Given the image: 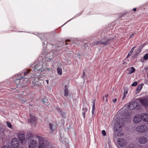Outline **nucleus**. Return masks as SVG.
Masks as SVG:
<instances>
[{
    "label": "nucleus",
    "mask_w": 148,
    "mask_h": 148,
    "mask_svg": "<svg viewBox=\"0 0 148 148\" xmlns=\"http://www.w3.org/2000/svg\"><path fill=\"white\" fill-rule=\"evenodd\" d=\"M109 147H110V144H109Z\"/></svg>",
    "instance_id": "47"
},
{
    "label": "nucleus",
    "mask_w": 148,
    "mask_h": 148,
    "mask_svg": "<svg viewBox=\"0 0 148 148\" xmlns=\"http://www.w3.org/2000/svg\"><path fill=\"white\" fill-rule=\"evenodd\" d=\"M39 141L38 148H49L51 147V143L45 138L41 136H37Z\"/></svg>",
    "instance_id": "5"
},
{
    "label": "nucleus",
    "mask_w": 148,
    "mask_h": 148,
    "mask_svg": "<svg viewBox=\"0 0 148 148\" xmlns=\"http://www.w3.org/2000/svg\"><path fill=\"white\" fill-rule=\"evenodd\" d=\"M30 122L32 123V126L34 127H36V123L35 122L36 121V118L34 116L31 114H30Z\"/></svg>",
    "instance_id": "13"
},
{
    "label": "nucleus",
    "mask_w": 148,
    "mask_h": 148,
    "mask_svg": "<svg viewBox=\"0 0 148 148\" xmlns=\"http://www.w3.org/2000/svg\"><path fill=\"white\" fill-rule=\"evenodd\" d=\"M138 105V103L136 101L132 102L130 103L128 105L127 107H124L122 110L124 112L123 115L124 118H128L131 113V110L136 108Z\"/></svg>",
    "instance_id": "2"
},
{
    "label": "nucleus",
    "mask_w": 148,
    "mask_h": 148,
    "mask_svg": "<svg viewBox=\"0 0 148 148\" xmlns=\"http://www.w3.org/2000/svg\"><path fill=\"white\" fill-rule=\"evenodd\" d=\"M143 58L145 60H147L148 59V54H146L144 56Z\"/></svg>",
    "instance_id": "29"
},
{
    "label": "nucleus",
    "mask_w": 148,
    "mask_h": 148,
    "mask_svg": "<svg viewBox=\"0 0 148 148\" xmlns=\"http://www.w3.org/2000/svg\"><path fill=\"white\" fill-rule=\"evenodd\" d=\"M133 34H132L131 35V36H130V38L131 37H132L133 36Z\"/></svg>",
    "instance_id": "43"
},
{
    "label": "nucleus",
    "mask_w": 148,
    "mask_h": 148,
    "mask_svg": "<svg viewBox=\"0 0 148 148\" xmlns=\"http://www.w3.org/2000/svg\"><path fill=\"white\" fill-rule=\"evenodd\" d=\"M11 145L13 148H18L19 146V141L16 138H12L11 141Z\"/></svg>",
    "instance_id": "10"
},
{
    "label": "nucleus",
    "mask_w": 148,
    "mask_h": 148,
    "mask_svg": "<svg viewBox=\"0 0 148 148\" xmlns=\"http://www.w3.org/2000/svg\"><path fill=\"white\" fill-rule=\"evenodd\" d=\"M145 69H147V68H146V69H145Z\"/></svg>",
    "instance_id": "50"
},
{
    "label": "nucleus",
    "mask_w": 148,
    "mask_h": 148,
    "mask_svg": "<svg viewBox=\"0 0 148 148\" xmlns=\"http://www.w3.org/2000/svg\"><path fill=\"white\" fill-rule=\"evenodd\" d=\"M106 101H107V99H106Z\"/></svg>",
    "instance_id": "48"
},
{
    "label": "nucleus",
    "mask_w": 148,
    "mask_h": 148,
    "mask_svg": "<svg viewBox=\"0 0 148 148\" xmlns=\"http://www.w3.org/2000/svg\"><path fill=\"white\" fill-rule=\"evenodd\" d=\"M135 70V69L133 67H131L127 69V71L129 73H132Z\"/></svg>",
    "instance_id": "21"
},
{
    "label": "nucleus",
    "mask_w": 148,
    "mask_h": 148,
    "mask_svg": "<svg viewBox=\"0 0 148 148\" xmlns=\"http://www.w3.org/2000/svg\"><path fill=\"white\" fill-rule=\"evenodd\" d=\"M38 36L39 37V38H40L41 37L40 36H39V35H38Z\"/></svg>",
    "instance_id": "46"
},
{
    "label": "nucleus",
    "mask_w": 148,
    "mask_h": 148,
    "mask_svg": "<svg viewBox=\"0 0 148 148\" xmlns=\"http://www.w3.org/2000/svg\"><path fill=\"white\" fill-rule=\"evenodd\" d=\"M64 134H61L60 136L59 140L60 141L63 143H67L68 141V139L66 138H64Z\"/></svg>",
    "instance_id": "16"
},
{
    "label": "nucleus",
    "mask_w": 148,
    "mask_h": 148,
    "mask_svg": "<svg viewBox=\"0 0 148 148\" xmlns=\"http://www.w3.org/2000/svg\"><path fill=\"white\" fill-rule=\"evenodd\" d=\"M127 91H124V97H123V99L125 97V96L127 95Z\"/></svg>",
    "instance_id": "32"
},
{
    "label": "nucleus",
    "mask_w": 148,
    "mask_h": 148,
    "mask_svg": "<svg viewBox=\"0 0 148 148\" xmlns=\"http://www.w3.org/2000/svg\"><path fill=\"white\" fill-rule=\"evenodd\" d=\"M125 148H136V147L134 143H131L129 145Z\"/></svg>",
    "instance_id": "23"
},
{
    "label": "nucleus",
    "mask_w": 148,
    "mask_h": 148,
    "mask_svg": "<svg viewBox=\"0 0 148 148\" xmlns=\"http://www.w3.org/2000/svg\"><path fill=\"white\" fill-rule=\"evenodd\" d=\"M142 118L141 115H136L133 118V121L134 123H139L141 121Z\"/></svg>",
    "instance_id": "14"
},
{
    "label": "nucleus",
    "mask_w": 148,
    "mask_h": 148,
    "mask_svg": "<svg viewBox=\"0 0 148 148\" xmlns=\"http://www.w3.org/2000/svg\"><path fill=\"white\" fill-rule=\"evenodd\" d=\"M1 148H12L10 146L8 145H6L2 146Z\"/></svg>",
    "instance_id": "28"
},
{
    "label": "nucleus",
    "mask_w": 148,
    "mask_h": 148,
    "mask_svg": "<svg viewBox=\"0 0 148 148\" xmlns=\"http://www.w3.org/2000/svg\"><path fill=\"white\" fill-rule=\"evenodd\" d=\"M95 102H93V103L92 107V114H94V113L95 111Z\"/></svg>",
    "instance_id": "26"
},
{
    "label": "nucleus",
    "mask_w": 148,
    "mask_h": 148,
    "mask_svg": "<svg viewBox=\"0 0 148 148\" xmlns=\"http://www.w3.org/2000/svg\"><path fill=\"white\" fill-rule=\"evenodd\" d=\"M148 130L147 127L145 125H141L137 126L136 128L135 131L139 133L146 132Z\"/></svg>",
    "instance_id": "7"
},
{
    "label": "nucleus",
    "mask_w": 148,
    "mask_h": 148,
    "mask_svg": "<svg viewBox=\"0 0 148 148\" xmlns=\"http://www.w3.org/2000/svg\"><path fill=\"white\" fill-rule=\"evenodd\" d=\"M113 122L115 133L119 136H122L123 133L122 131L121 127L124 125V120L122 118H117L116 116L114 117Z\"/></svg>",
    "instance_id": "1"
},
{
    "label": "nucleus",
    "mask_w": 148,
    "mask_h": 148,
    "mask_svg": "<svg viewBox=\"0 0 148 148\" xmlns=\"http://www.w3.org/2000/svg\"><path fill=\"white\" fill-rule=\"evenodd\" d=\"M57 73L58 74L60 75L62 74V69L60 66H58L57 68Z\"/></svg>",
    "instance_id": "18"
},
{
    "label": "nucleus",
    "mask_w": 148,
    "mask_h": 148,
    "mask_svg": "<svg viewBox=\"0 0 148 148\" xmlns=\"http://www.w3.org/2000/svg\"><path fill=\"white\" fill-rule=\"evenodd\" d=\"M117 100V99H116V98H114V99H113L112 100V101L114 102V103H115L116 101Z\"/></svg>",
    "instance_id": "36"
},
{
    "label": "nucleus",
    "mask_w": 148,
    "mask_h": 148,
    "mask_svg": "<svg viewBox=\"0 0 148 148\" xmlns=\"http://www.w3.org/2000/svg\"><path fill=\"white\" fill-rule=\"evenodd\" d=\"M141 116L142 119L143 121L148 122V114L143 113L141 114Z\"/></svg>",
    "instance_id": "15"
},
{
    "label": "nucleus",
    "mask_w": 148,
    "mask_h": 148,
    "mask_svg": "<svg viewBox=\"0 0 148 148\" xmlns=\"http://www.w3.org/2000/svg\"><path fill=\"white\" fill-rule=\"evenodd\" d=\"M133 10L134 11H136V8H134L133 9Z\"/></svg>",
    "instance_id": "40"
},
{
    "label": "nucleus",
    "mask_w": 148,
    "mask_h": 148,
    "mask_svg": "<svg viewBox=\"0 0 148 148\" xmlns=\"http://www.w3.org/2000/svg\"><path fill=\"white\" fill-rule=\"evenodd\" d=\"M143 87V85L140 84L137 87L136 90V92L137 93H138L141 90Z\"/></svg>",
    "instance_id": "24"
},
{
    "label": "nucleus",
    "mask_w": 148,
    "mask_h": 148,
    "mask_svg": "<svg viewBox=\"0 0 148 148\" xmlns=\"http://www.w3.org/2000/svg\"><path fill=\"white\" fill-rule=\"evenodd\" d=\"M83 112H82V114L84 118L85 117V113L87 111V109L86 108H84L83 109Z\"/></svg>",
    "instance_id": "25"
},
{
    "label": "nucleus",
    "mask_w": 148,
    "mask_h": 148,
    "mask_svg": "<svg viewBox=\"0 0 148 148\" xmlns=\"http://www.w3.org/2000/svg\"><path fill=\"white\" fill-rule=\"evenodd\" d=\"M29 72L26 71L24 73L22 72L21 74H19L18 75V78L16 80V82L17 84H21L23 86H25L27 85L28 82V79L27 78H24L23 76H25Z\"/></svg>",
    "instance_id": "3"
},
{
    "label": "nucleus",
    "mask_w": 148,
    "mask_h": 148,
    "mask_svg": "<svg viewBox=\"0 0 148 148\" xmlns=\"http://www.w3.org/2000/svg\"><path fill=\"white\" fill-rule=\"evenodd\" d=\"M138 141L139 144H144L147 142V139L145 136H141L138 138Z\"/></svg>",
    "instance_id": "12"
},
{
    "label": "nucleus",
    "mask_w": 148,
    "mask_h": 148,
    "mask_svg": "<svg viewBox=\"0 0 148 148\" xmlns=\"http://www.w3.org/2000/svg\"><path fill=\"white\" fill-rule=\"evenodd\" d=\"M139 101L141 104L146 108H148V97L144 98H139Z\"/></svg>",
    "instance_id": "11"
},
{
    "label": "nucleus",
    "mask_w": 148,
    "mask_h": 148,
    "mask_svg": "<svg viewBox=\"0 0 148 148\" xmlns=\"http://www.w3.org/2000/svg\"><path fill=\"white\" fill-rule=\"evenodd\" d=\"M28 144L29 148H36L38 143L37 140L32 139L28 141Z\"/></svg>",
    "instance_id": "9"
},
{
    "label": "nucleus",
    "mask_w": 148,
    "mask_h": 148,
    "mask_svg": "<svg viewBox=\"0 0 148 148\" xmlns=\"http://www.w3.org/2000/svg\"><path fill=\"white\" fill-rule=\"evenodd\" d=\"M32 82L34 84H35L36 83V82L35 81H32Z\"/></svg>",
    "instance_id": "41"
},
{
    "label": "nucleus",
    "mask_w": 148,
    "mask_h": 148,
    "mask_svg": "<svg viewBox=\"0 0 148 148\" xmlns=\"http://www.w3.org/2000/svg\"><path fill=\"white\" fill-rule=\"evenodd\" d=\"M137 82H135L132 84V86H135L137 85Z\"/></svg>",
    "instance_id": "31"
},
{
    "label": "nucleus",
    "mask_w": 148,
    "mask_h": 148,
    "mask_svg": "<svg viewBox=\"0 0 148 148\" xmlns=\"http://www.w3.org/2000/svg\"><path fill=\"white\" fill-rule=\"evenodd\" d=\"M42 101L44 102V103H45L47 102V99L45 98L43 100H42Z\"/></svg>",
    "instance_id": "33"
},
{
    "label": "nucleus",
    "mask_w": 148,
    "mask_h": 148,
    "mask_svg": "<svg viewBox=\"0 0 148 148\" xmlns=\"http://www.w3.org/2000/svg\"><path fill=\"white\" fill-rule=\"evenodd\" d=\"M34 70L36 71H38V73H40V75L43 77L46 75H43L45 74L46 71H49L50 70L49 69L47 68L45 69L43 67V65L42 64V63L41 62H36L35 63L34 65Z\"/></svg>",
    "instance_id": "4"
},
{
    "label": "nucleus",
    "mask_w": 148,
    "mask_h": 148,
    "mask_svg": "<svg viewBox=\"0 0 148 148\" xmlns=\"http://www.w3.org/2000/svg\"><path fill=\"white\" fill-rule=\"evenodd\" d=\"M66 45H67V43L66 42Z\"/></svg>",
    "instance_id": "49"
},
{
    "label": "nucleus",
    "mask_w": 148,
    "mask_h": 148,
    "mask_svg": "<svg viewBox=\"0 0 148 148\" xmlns=\"http://www.w3.org/2000/svg\"><path fill=\"white\" fill-rule=\"evenodd\" d=\"M17 136L22 145L25 144L27 143V140L25 138V134L23 132L18 133Z\"/></svg>",
    "instance_id": "6"
},
{
    "label": "nucleus",
    "mask_w": 148,
    "mask_h": 148,
    "mask_svg": "<svg viewBox=\"0 0 148 148\" xmlns=\"http://www.w3.org/2000/svg\"><path fill=\"white\" fill-rule=\"evenodd\" d=\"M7 126L10 129H12L13 128V127L11 124L9 122H7Z\"/></svg>",
    "instance_id": "27"
},
{
    "label": "nucleus",
    "mask_w": 148,
    "mask_h": 148,
    "mask_svg": "<svg viewBox=\"0 0 148 148\" xmlns=\"http://www.w3.org/2000/svg\"><path fill=\"white\" fill-rule=\"evenodd\" d=\"M101 133H102V135L103 136H105L106 135V131L104 130H102V131Z\"/></svg>",
    "instance_id": "30"
},
{
    "label": "nucleus",
    "mask_w": 148,
    "mask_h": 148,
    "mask_svg": "<svg viewBox=\"0 0 148 148\" xmlns=\"http://www.w3.org/2000/svg\"><path fill=\"white\" fill-rule=\"evenodd\" d=\"M46 81L47 82V84H49V80H46Z\"/></svg>",
    "instance_id": "39"
},
{
    "label": "nucleus",
    "mask_w": 148,
    "mask_h": 148,
    "mask_svg": "<svg viewBox=\"0 0 148 148\" xmlns=\"http://www.w3.org/2000/svg\"><path fill=\"white\" fill-rule=\"evenodd\" d=\"M70 41L69 40H67L66 41Z\"/></svg>",
    "instance_id": "44"
},
{
    "label": "nucleus",
    "mask_w": 148,
    "mask_h": 148,
    "mask_svg": "<svg viewBox=\"0 0 148 148\" xmlns=\"http://www.w3.org/2000/svg\"><path fill=\"white\" fill-rule=\"evenodd\" d=\"M38 77L39 78L40 77V76H39L38 75Z\"/></svg>",
    "instance_id": "45"
},
{
    "label": "nucleus",
    "mask_w": 148,
    "mask_h": 148,
    "mask_svg": "<svg viewBox=\"0 0 148 148\" xmlns=\"http://www.w3.org/2000/svg\"><path fill=\"white\" fill-rule=\"evenodd\" d=\"M145 69H147V68H146V69H145Z\"/></svg>",
    "instance_id": "51"
},
{
    "label": "nucleus",
    "mask_w": 148,
    "mask_h": 148,
    "mask_svg": "<svg viewBox=\"0 0 148 148\" xmlns=\"http://www.w3.org/2000/svg\"><path fill=\"white\" fill-rule=\"evenodd\" d=\"M108 96V94L105 95V96L104 97L103 99H104L105 97L106 98Z\"/></svg>",
    "instance_id": "37"
},
{
    "label": "nucleus",
    "mask_w": 148,
    "mask_h": 148,
    "mask_svg": "<svg viewBox=\"0 0 148 148\" xmlns=\"http://www.w3.org/2000/svg\"><path fill=\"white\" fill-rule=\"evenodd\" d=\"M49 125L50 129L52 131H54L56 129V127L55 124L51 123H50Z\"/></svg>",
    "instance_id": "19"
},
{
    "label": "nucleus",
    "mask_w": 148,
    "mask_h": 148,
    "mask_svg": "<svg viewBox=\"0 0 148 148\" xmlns=\"http://www.w3.org/2000/svg\"><path fill=\"white\" fill-rule=\"evenodd\" d=\"M132 54V53L131 52H129L127 56V58L129 57Z\"/></svg>",
    "instance_id": "34"
},
{
    "label": "nucleus",
    "mask_w": 148,
    "mask_h": 148,
    "mask_svg": "<svg viewBox=\"0 0 148 148\" xmlns=\"http://www.w3.org/2000/svg\"><path fill=\"white\" fill-rule=\"evenodd\" d=\"M64 89V96L66 97H67L69 95V90L68 89L67 85H65Z\"/></svg>",
    "instance_id": "17"
},
{
    "label": "nucleus",
    "mask_w": 148,
    "mask_h": 148,
    "mask_svg": "<svg viewBox=\"0 0 148 148\" xmlns=\"http://www.w3.org/2000/svg\"><path fill=\"white\" fill-rule=\"evenodd\" d=\"M33 136V135L31 133H28L26 135V137L28 139V141L30 139H33L32 138Z\"/></svg>",
    "instance_id": "22"
},
{
    "label": "nucleus",
    "mask_w": 148,
    "mask_h": 148,
    "mask_svg": "<svg viewBox=\"0 0 148 148\" xmlns=\"http://www.w3.org/2000/svg\"><path fill=\"white\" fill-rule=\"evenodd\" d=\"M60 110H58V111L59 112V113H60V114H61V111H60V112H59Z\"/></svg>",
    "instance_id": "38"
},
{
    "label": "nucleus",
    "mask_w": 148,
    "mask_h": 148,
    "mask_svg": "<svg viewBox=\"0 0 148 148\" xmlns=\"http://www.w3.org/2000/svg\"><path fill=\"white\" fill-rule=\"evenodd\" d=\"M117 143L118 145L121 147H126L127 144V140L122 138H120L117 139Z\"/></svg>",
    "instance_id": "8"
},
{
    "label": "nucleus",
    "mask_w": 148,
    "mask_h": 148,
    "mask_svg": "<svg viewBox=\"0 0 148 148\" xmlns=\"http://www.w3.org/2000/svg\"><path fill=\"white\" fill-rule=\"evenodd\" d=\"M108 41V40L107 39H106L105 38H103V39L99 42V43L103 44L104 45H106Z\"/></svg>",
    "instance_id": "20"
},
{
    "label": "nucleus",
    "mask_w": 148,
    "mask_h": 148,
    "mask_svg": "<svg viewBox=\"0 0 148 148\" xmlns=\"http://www.w3.org/2000/svg\"><path fill=\"white\" fill-rule=\"evenodd\" d=\"M134 48H135V47H132V49H131V51L130 52H131L132 53L133 51V50H134Z\"/></svg>",
    "instance_id": "35"
},
{
    "label": "nucleus",
    "mask_w": 148,
    "mask_h": 148,
    "mask_svg": "<svg viewBox=\"0 0 148 148\" xmlns=\"http://www.w3.org/2000/svg\"><path fill=\"white\" fill-rule=\"evenodd\" d=\"M22 101H23L22 102V101L21 102L22 103H24L26 101H24V100H23Z\"/></svg>",
    "instance_id": "42"
}]
</instances>
